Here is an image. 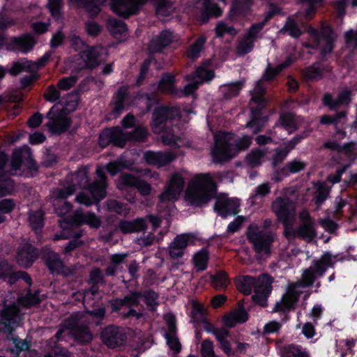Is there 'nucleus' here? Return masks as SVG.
Here are the masks:
<instances>
[{
  "instance_id": "nucleus-62",
  "label": "nucleus",
  "mask_w": 357,
  "mask_h": 357,
  "mask_svg": "<svg viewBox=\"0 0 357 357\" xmlns=\"http://www.w3.org/2000/svg\"><path fill=\"white\" fill-rule=\"evenodd\" d=\"M307 135V133H305L303 135H299L295 137L289 144V149H286L284 151H280L277 153V158H279L280 160H282L286 157V155L288 154L289 151L294 149V146L304 137H305Z\"/></svg>"
},
{
  "instance_id": "nucleus-40",
  "label": "nucleus",
  "mask_w": 357,
  "mask_h": 357,
  "mask_svg": "<svg viewBox=\"0 0 357 357\" xmlns=\"http://www.w3.org/2000/svg\"><path fill=\"white\" fill-rule=\"evenodd\" d=\"M243 83L244 82L241 81L235 83L224 84L221 86L220 89L226 98H231L239 93Z\"/></svg>"
},
{
  "instance_id": "nucleus-35",
  "label": "nucleus",
  "mask_w": 357,
  "mask_h": 357,
  "mask_svg": "<svg viewBox=\"0 0 357 357\" xmlns=\"http://www.w3.org/2000/svg\"><path fill=\"white\" fill-rule=\"evenodd\" d=\"M145 227L144 220L141 218L133 221H122L119 224V229L124 234L138 232L144 229Z\"/></svg>"
},
{
  "instance_id": "nucleus-7",
  "label": "nucleus",
  "mask_w": 357,
  "mask_h": 357,
  "mask_svg": "<svg viewBox=\"0 0 357 357\" xmlns=\"http://www.w3.org/2000/svg\"><path fill=\"white\" fill-rule=\"evenodd\" d=\"M86 320L84 314L77 313L66 320L62 327L57 331L56 337L61 339L62 334L70 335L80 342H89L92 340V335L89 329L84 326Z\"/></svg>"
},
{
  "instance_id": "nucleus-30",
  "label": "nucleus",
  "mask_w": 357,
  "mask_h": 357,
  "mask_svg": "<svg viewBox=\"0 0 357 357\" xmlns=\"http://www.w3.org/2000/svg\"><path fill=\"white\" fill-rule=\"evenodd\" d=\"M297 129L294 116L292 114H284L281 116L280 122L275 126V133L286 131L288 134L292 133Z\"/></svg>"
},
{
  "instance_id": "nucleus-37",
  "label": "nucleus",
  "mask_w": 357,
  "mask_h": 357,
  "mask_svg": "<svg viewBox=\"0 0 357 357\" xmlns=\"http://www.w3.org/2000/svg\"><path fill=\"white\" fill-rule=\"evenodd\" d=\"M73 221L76 224L86 223L93 227H98L100 224V220L93 213L83 214L81 211L76 212Z\"/></svg>"
},
{
  "instance_id": "nucleus-54",
  "label": "nucleus",
  "mask_w": 357,
  "mask_h": 357,
  "mask_svg": "<svg viewBox=\"0 0 357 357\" xmlns=\"http://www.w3.org/2000/svg\"><path fill=\"white\" fill-rule=\"evenodd\" d=\"M23 155H30V149L24 146L21 149L16 150L14 153L13 160L12 162V167L13 169L17 170L20 168L22 163V157Z\"/></svg>"
},
{
  "instance_id": "nucleus-13",
  "label": "nucleus",
  "mask_w": 357,
  "mask_h": 357,
  "mask_svg": "<svg viewBox=\"0 0 357 357\" xmlns=\"http://www.w3.org/2000/svg\"><path fill=\"white\" fill-rule=\"evenodd\" d=\"M148 0H112L111 8L117 15L128 17L137 13Z\"/></svg>"
},
{
  "instance_id": "nucleus-34",
  "label": "nucleus",
  "mask_w": 357,
  "mask_h": 357,
  "mask_svg": "<svg viewBox=\"0 0 357 357\" xmlns=\"http://www.w3.org/2000/svg\"><path fill=\"white\" fill-rule=\"evenodd\" d=\"M172 40V33L169 31H164L156 38H153L150 44V50L158 52L167 46Z\"/></svg>"
},
{
  "instance_id": "nucleus-51",
  "label": "nucleus",
  "mask_w": 357,
  "mask_h": 357,
  "mask_svg": "<svg viewBox=\"0 0 357 357\" xmlns=\"http://www.w3.org/2000/svg\"><path fill=\"white\" fill-rule=\"evenodd\" d=\"M106 0H84V7L91 15H96L100 11V6H102Z\"/></svg>"
},
{
  "instance_id": "nucleus-48",
  "label": "nucleus",
  "mask_w": 357,
  "mask_h": 357,
  "mask_svg": "<svg viewBox=\"0 0 357 357\" xmlns=\"http://www.w3.org/2000/svg\"><path fill=\"white\" fill-rule=\"evenodd\" d=\"M212 284L216 289L226 288L229 284V280L225 272H219L211 276Z\"/></svg>"
},
{
  "instance_id": "nucleus-28",
  "label": "nucleus",
  "mask_w": 357,
  "mask_h": 357,
  "mask_svg": "<svg viewBox=\"0 0 357 357\" xmlns=\"http://www.w3.org/2000/svg\"><path fill=\"white\" fill-rule=\"evenodd\" d=\"M324 103L331 109H336L341 106L347 105L351 100L350 91L348 89L342 90L335 100H332L329 93H326L324 96Z\"/></svg>"
},
{
  "instance_id": "nucleus-43",
  "label": "nucleus",
  "mask_w": 357,
  "mask_h": 357,
  "mask_svg": "<svg viewBox=\"0 0 357 357\" xmlns=\"http://www.w3.org/2000/svg\"><path fill=\"white\" fill-rule=\"evenodd\" d=\"M282 357H309V356L301 347L291 344L284 347Z\"/></svg>"
},
{
  "instance_id": "nucleus-15",
  "label": "nucleus",
  "mask_w": 357,
  "mask_h": 357,
  "mask_svg": "<svg viewBox=\"0 0 357 357\" xmlns=\"http://www.w3.org/2000/svg\"><path fill=\"white\" fill-rule=\"evenodd\" d=\"M128 136H126L124 131L120 128H108L103 130L100 135L99 144L102 147L113 143L115 146L123 147Z\"/></svg>"
},
{
  "instance_id": "nucleus-53",
  "label": "nucleus",
  "mask_w": 357,
  "mask_h": 357,
  "mask_svg": "<svg viewBox=\"0 0 357 357\" xmlns=\"http://www.w3.org/2000/svg\"><path fill=\"white\" fill-rule=\"evenodd\" d=\"M137 179L130 174H122L117 181V187L120 190H123L127 187H132L137 185Z\"/></svg>"
},
{
  "instance_id": "nucleus-24",
  "label": "nucleus",
  "mask_w": 357,
  "mask_h": 357,
  "mask_svg": "<svg viewBox=\"0 0 357 357\" xmlns=\"http://www.w3.org/2000/svg\"><path fill=\"white\" fill-rule=\"evenodd\" d=\"M36 258L35 249L29 243L20 247L17 255V261L20 266L23 267L30 266Z\"/></svg>"
},
{
  "instance_id": "nucleus-21",
  "label": "nucleus",
  "mask_w": 357,
  "mask_h": 357,
  "mask_svg": "<svg viewBox=\"0 0 357 357\" xmlns=\"http://www.w3.org/2000/svg\"><path fill=\"white\" fill-rule=\"evenodd\" d=\"M47 58L48 56H45L37 63L29 61H17L13 64L9 70V73L12 75L15 76L23 72L33 73L37 71L39 67L43 65Z\"/></svg>"
},
{
  "instance_id": "nucleus-26",
  "label": "nucleus",
  "mask_w": 357,
  "mask_h": 357,
  "mask_svg": "<svg viewBox=\"0 0 357 357\" xmlns=\"http://www.w3.org/2000/svg\"><path fill=\"white\" fill-rule=\"evenodd\" d=\"M165 319L167 324L169 332L165 335L167 344L169 348L178 352L180 350L181 344L178 338L174 335L175 331V319L174 317L171 314H167L165 316Z\"/></svg>"
},
{
  "instance_id": "nucleus-31",
  "label": "nucleus",
  "mask_w": 357,
  "mask_h": 357,
  "mask_svg": "<svg viewBox=\"0 0 357 357\" xmlns=\"http://www.w3.org/2000/svg\"><path fill=\"white\" fill-rule=\"evenodd\" d=\"M107 28L110 33L116 39L123 40L127 36V27L121 20L111 18L107 22Z\"/></svg>"
},
{
  "instance_id": "nucleus-60",
  "label": "nucleus",
  "mask_w": 357,
  "mask_h": 357,
  "mask_svg": "<svg viewBox=\"0 0 357 357\" xmlns=\"http://www.w3.org/2000/svg\"><path fill=\"white\" fill-rule=\"evenodd\" d=\"M128 165L124 163L122 159H120L116 162H109L107 165V170L111 175L114 176L123 168L128 167Z\"/></svg>"
},
{
  "instance_id": "nucleus-64",
  "label": "nucleus",
  "mask_w": 357,
  "mask_h": 357,
  "mask_svg": "<svg viewBox=\"0 0 357 357\" xmlns=\"http://www.w3.org/2000/svg\"><path fill=\"white\" fill-rule=\"evenodd\" d=\"M44 96L47 101L55 102L59 98L60 94L54 86L51 85L47 89Z\"/></svg>"
},
{
  "instance_id": "nucleus-10",
  "label": "nucleus",
  "mask_w": 357,
  "mask_h": 357,
  "mask_svg": "<svg viewBox=\"0 0 357 357\" xmlns=\"http://www.w3.org/2000/svg\"><path fill=\"white\" fill-rule=\"evenodd\" d=\"M330 33L329 28L324 29L320 34L314 28L310 27L307 29V33L310 36V43H305L304 47L312 48L319 47L323 54L331 52L333 49V38Z\"/></svg>"
},
{
  "instance_id": "nucleus-4",
  "label": "nucleus",
  "mask_w": 357,
  "mask_h": 357,
  "mask_svg": "<svg viewBox=\"0 0 357 357\" xmlns=\"http://www.w3.org/2000/svg\"><path fill=\"white\" fill-rule=\"evenodd\" d=\"M215 145L212 150V157L214 161L221 162L234 157L241 150L249 147L251 138L243 136L235 144L236 142L231 133L218 132L214 136Z\"/></svg>"
},
{
  "instance_id": "nucleus-17",
  "label": "nucleus",
  "mask_w": 357,
  "mask_h": 357,
  "mask_svg": "<svg viewBox=\"0 0 357 357\" xmlns=\"http://www.w3.org/2000/svg\"><path fill=\"white\" fill-rule=\"evenodd\" d=\"M102 341L109 347H116L123 344L126 341V333L123 328L109 326L102 332Z\"/></svg>"
},
{
  "instance_id": "nucleus-57",
  "label": "nucleus",
  "mask_w": 357,
  "mask_h": 357,
  "mask_svg": "<svg viewBox=\"0 0 357 357\" xmlns=\"http://www.w3.org/2000/svg\"><path fill=\"white\" fill-rule=\"evenodd\" d=\"M215 31L218 37H222L225 33L230 35H235L236 33V31L231 26L226 24L224 22H220L217 24Z\"/></svg>"
},
{
  "instance_id": "nucleus-22",
  "label": "nucleus",
  "mask_w": 357,
  "mask_h": 357,
  "mask_svg": "<svg viewBox=\"0 0 357 357\" xmlns=\"http://www.w3.org/2000/svg\"><path fill=\"white\" fill-rule=\"evenodd\" d=\"M73 190L65 191L61 190L54 192V199L53 205L59 215H64L69 212L71 206L65 201V199L71 195L73 193Z\"/></svg>"
},
{
  "instance_id": "nucleus-52",
  "label": "nucleus",
  "mask_w": 357,
  "mask_h": 357,
  "mask_svg": "<svg viewBox=\"0 0 357 357\" xmlns=\"http://www.w3.org/2000/svg\"><path fill=\"white\" fill-rule=\"evenodd\" d=\"M29 222L35 231L40 229L43 226V213L41 211L31 213L29 214Z\"/></svg>"
},
{
  "instance_id": "nucleus-44",
  "label": "nucleus",
  "mask_w": 357,
  "mask_h": 357,
  "mask_svg": "<svg viewBox=\"0 0 357 357\" xmlns=\"http://www.w3.org/2000/svg\"><path fill=\"white\" fill-rule=\"evenodd\" d=\"M205 41L206 39L204 37H200L190 45L187 52L188 57L193 60L197 59L200 56Z\"/></svg>"
},
{
  "instance_id": "nucleus-41",
  "label": "nucleus",
  "mask_w": 357,
  "mask_h": 357,
  "mask_svg": "<svg viewBox=\"0 0 357 357\" xmlns=\"http://www.w3.org/2000/svg\"><path fill=\"white\" fill-rule=\"evenodd\" d=\"M158 89L165 93H174V77L172 75H165L158 84Z\"/></svg>"
},
{
  "instance_id": "nucleus-27",
  "label": "nucleus",
  "mask_w": 357,
  "mask_h": 357,
  "mask_svg": "<svg viewBox=\"0 0 357 357\" xmlns=\"http://www.w3.org/2000/svg\"><path fill=\"white\" fill-rule=\"evenodd\" d=\"M129 103L127 89L125 87H121L114 95L112 102V112L119 115L127 108Z\"/></svg>"
},
{
  "instance_id": "nucleus-33",
  "label": "nucleus",
  "mask_w": 357,
  "mask_h": 357,
  "mask_svg": "<svg viewBox=\"0 0 357 357\" xmlns=\"http://www.w3.org/2000/svg\"><path fill=\"white\" fill-rule=\"evenodd\" d=\"M18 309L15 305L6 307L0 312V330L10 328L15 321Z\"/></svg>"
},
{
  "instance_id": "nucleus-8",
  "label": "nucleus",
  "mask_w": 357,
  "mask_h": 357,
  "mask_svg": "<svg viewBox=\"0 0 357 357\" xmlns=\"http://www.w3.org/2000/svg\"><path fill=\"white\" fill-rule=\"evenodd\" d=\"M77 105V101H71V103L55 104L47 114L49 122L47 126L54 132H61L66 130L70 125V121L67 117L66 111H73Z\"/></svg>"
},
{
  "instance_id": "nucleus-6",
  "label": "nucleus",
  "mask_w": 357,
  "mask_h": 357,
  "mask_svg": "<svg viewBox=\"0 0 357 357\" xmlns=\"http://www.w3.org/2000/svg\"><path fill=\"white\" fill-rule=\"evenodd\" d=\"M271 225V220H266L262 229L254 224L251 225L248 229V238L253 244L255 251L260 257H264L270 253L273 234L268 228Z\"/></svg>"
},
{
  "instance_id": "nucleus-18",
  "label": "nucleus",
  "mask_w": 357,
  "mask_h": 357,
  "mask_svg": "<svg viewBox=\"0 0 357 357\" xmlns=\"http://www.w3.org/2000/svg\"><path fill=\"white\" fill-rule=\"evenodd\" d=\"M239 206L238 199L228 197L227 195H221L217 199L215 204V211L220 215L226 218L228 215L237 214Z\"/></svg>"
},
{
  "instance_id": "nucleus-9",
  "label": "nucleus",
  "mask_w": 357,
  "mask_h": 357,
  "mask_svg": "<svg viewBox=\"0 0 357 357\" xmlns=\"http://www.w3.org/2000/svg\"><path fill=\"white\" fill-rule=\"evenodd\" d=\"M289 63H284L276 68H268L264 74L261 79L256 83V86L251 92L250 107L254 116L257 115V110L260 109L265 105L266 100L263 96L264 93V81L272 80L282 68L287 66Z\"/></svg>"
},
{
  "instance_id": "nucleus-45",
  "label": "nucleus",
  "mask_w": 357,
  "mask_h": 357,
  "mask_svg": "<svg viewBox=\"0 0 357 357\" xmlns=\"http://www.w3.org/2000/svg\"><path fill=\"white\" fill-rule=\"evenodd\" d=\"M324 146L326 148L335 150L338 152H344L346 154L351 153L355 149V144L352 142L346 144L342 146L336 141L334 140L326 142Z\"/></svg>"
},
{
  "instance_id": "nucleus-46",
  "label": "nucleus",
  "mask_w": 357,
  "mask_h": 357,
  "mask_svg": "<svg viewBox=\"0 0 357 357\" xmlns=\"http://www.w3.org/2000/svg\"><path fill=\"white\" fill-rule=\"evenodd\" d=\"M251 0H237L232 6L230 12V18L235 20L238 15L243 14L248 8Z\"/></svg>"
},
{
  "instance_id": "nucleus-42",
  "label": "nucleus",
  "mask_w": 357,
  "mask_h": 357,
  "mask_svg": "<svg viewBox=\"0 0 357 357\" xmlns=\"http://www.w3.org/2000/svg\"><path fill=\"white\" fill-rule=\"evenodd\" d=\"M208 254L206 250H202L197 252L193 257V264L198 271H204L207 268Z\"/></svg>"
},
{
  "instance_id": "nucleus-63",
  "label": "nucleus",
  "mask_w": 357,
  "mask_h": 357,
  "mask_svg": "<svg viewBox=\"0 0 357 357\" xmlns=\"http://www.w3.org/2000/svg\"><path fill=\"white\" fill-rule=\"evenodd\" d=\"M329 188L324 183H319L317 186V195L316 197V203H321L327 197L329 192Z\"/></svg>"
},
{
  "instance_id": "nucleus-12",
  "label": "nucleus",
  "mask_w": 357,
  "mask_h": 357,
  "mask_svg": "<svg viewBox=\"0 0 357 357\" xmlns=\"http://www.w3.org/2000/svg\"><path fill=\"white\" fill-rule=\"evenodd\" d=\"M185 184L181 173L172 174L165 185V191L160 195V199L164 201L177 200L181 195Z\"/></svg>"
},
{
  "instance_id": "nucleus-19",
  "label": "nucleus",
  "mask_w": 357,
  "mask_h": 357,
  "mask_svg": "<svg viewBox=\"0 0 357 357\" xmlns=\"http://www.w3.org/2000/svg\"><path fill=\"white\" fill-rule=\"evenodd\" d=\"M194 236L189 234L178 235L169 244V255L172 259H178L183 257L184 251L188 245L193 243Z\"/></svg>"
},
{
  "instance_id": "nucleus-58",
  "label": "nucleus",
  "mask_w": 357,
  "mask_h": 357,
  "mask_svg": "<svg viewBox=\"0 0 357 357\" xmlns=\"http://www.w3.org/2000/svg\"><path fill=\"white\" fill-rule=\"evenodd\" d=\"M201 354L202 357H215L213 351V344L209 340L202 342L201 345Z\"/></svg>"
},
{
  "instance_id": "nucleus-38",
  "label": "nucleus",
  "mask_w": 357,
  "mask_h": 357,
  "mask_svg": "<svg viewBox=\"0 0 357 357\" xmlns=\"http://www.w3.org/2000/svg\"><path fill=\"white\" fill-rule=\"evenodd\" d=\"M301 24H303V22L300 20L298 17H296V19L289 17L281 31L285 30L289 32L291 37L298 38L301 35V31L298 29V25Z\"/></svg>"
},
{
  "instance_id": "nucleus-2",
  "label": "nucleus",
  "mask_w": 357,
  "mask_h": 357,
  "mask_svg": "<svg viewBox=\"0 0 357 357\" xmlns=\"http://www.w3.org/2000/svg\"><path fill=\"white\" fill-rule=\"evenodd\" d=\"M325 268L319 261H314L312 265L305 270L302 276V282H294L288 285L286 292L280 301L275 305V312H285L290 310L296 303L304 287L312 284L315 277L322 275Z\"/></svg>"
},
{
  "instance_id": "nucleus-55",
  "label": "nucleus",
  "mask_w": 357,
  "mask_h": 357,
  "mask_svg": "<svg viewBox=\"0 0 357 357\" xmlns=\"http://www.w3.org/2000/svg\"><path fill=\"white\" fill-rule=\"evenodd\" d=\"M126 136H128V138H126V142L130 139H134V140H143L146 138L147 130L143 126H137L135 128L132 133H128L124 132Z\"/></svg>"
},
{
  "instance_id": "nucleus-49",
  "label": "nucleus",
  "mask_w": 357,
  "mask_h": 357,
  "mask_svg": "<svg viewBox=\"0 0 357 357\" xmlns=\"http://www.w3.org/2000/svg\"><path fill=\"white\" fill-rule=\"evenodd\" d=\"M253 44L254 41L245 36L239 40L236 48V54L241 56L249 53L253 48Z\"/></svg>"
},
{
  "instance_id": "nucleus-36",
  "label": "nucleus",
  "mask_w": 357,
  "mask_h": 357,
  "mask_svg": "<svg viewBox=\"0 0 357 357\" xmlns=\"http://www.w3.org/2000/svg\"><path fill=\"white\" fill-rule=\"evenodd\" d=\"M152 1L156 8V14L161 20H165V18L171 15L174 10L172 3L169 0Z\"/></svg>"
},
{
  "instance_id": "nucleus-56",
  "label": "nucleus",
  "mask_w": 357,
  "mask_h": 357,
  "mask_svg": "<svg viewBox=\"0 0 357 357\" xmlns=\"http://www.w3.org/2000/svg\"><path fill=\"white\" fill-rule=\"evenodd\" d=\"M263 161L264 154L261 151L252 152L246 158V162L253 167L260 165Z\"/></svg>"
},
{
  "instance_id": "nucleus-3",
  "label": "nucleus",
  "mask_w": 357,
  "mask_h": 357,
  "mask_svg": "<svg viewBox=\"0 0 357 357\" xmlns=\"http://www.w3.org/2000/svg\"><path fill=\"white\" fill-rule=\"evenodd\" d=\"M215 183L210 174H196L188 182L185 199L192 205L202 206L213 196Z\"/></svg>"
},
{
  "instance_id": "nucleus-47",
  "label": "nucleus",
  "mask_w": 357,
  "mask_h": 357,
  "mask_svg": "<svg viewBox=\"0 0 357 357\" xmlns=\"http://www.w3.org/2000/svg\"><path fill=\"white\" fill-rule=\"evenodd\" d=\"M128 257V255L124 254H115L111 257V264L106 270V273L108 275H114L118 269L119 265Z\"/></svg>"
},
{
  "instance_id": "nucleus-20",
  "label": "nucleus",
  "mask_w": 357,
  "mask_h": 357,
  "mask_svg": "<svg viewBox=\"0 0 357 357\" xmlns=\"http://www.w3.org/2000/svg\"><path fill=\"white\" fill-rule=\"evenodd\" d=\"M302 225L298 230V234L307 241L312 240L316 236L314 223L307 211H303L299 215Z\"/></svg>"
},
{
  "instance_id": "nucleus-50",
  "label": "nucleus",
  "mask_w": 357,
  "mask_h": 357,
  "mask_svg": "<svg viewBox=\"0 0 357 357\" xmlns=\"http://www.w3.org/2000/svg\"><path fill=\"white\" fill-rule=\"evenodd\" d=\"M323 71V67L321 64L318 63L307 68L304 70L303 74L307 79H317L321 77Z\"/></svg>"
},
{
  "instance_id": "nucleus-16",
  "label": "nucleus",
  "mask_w": 357,
  "mask_h": 357,
  "mask_svg": "<svg viewBox=\"0 0 357 357\" xmlns=\"http://www.w3.org/2000/svg\"><path fill=\"white\" fill-rule=\"evenodd\" d=\"M273 212L279 220L287 223L294 215V204L289 199L277 198L272 204Z\"/></svg>"
},
{
  "instance_id": "nucleus-39",
  "label": "nucleus",
  "mask_w": 357,
  "mask_h": 357,
  "mask_svg": "<svg viewBox=\"0 0 357 357\" xmlns=\"http://www.w3.org/2000/svg\"><path fill=\"white\" fill-rule=\"evenodd\" d=\"M45 257L46 263L52 271L60 272L62 271L63 262L59 259L56 253L50 251L47 253Z\"/></svg>"
},
{
  "instance_id": "nucleus-59",
  "label": "nucleus",
  "mask_w": 357,
  "mask_h": 357,
  "mask_svg": "<svg viewBox=\"0 0 357 357\" xmlns=\"http://www.w3.org/2000/svg\"><path fill=\"white\" fill-rule=\"evenodd\" d=\"M222 11L216 5L211 3L209 1H205L204 6L203 14L208 16L218 17L220 15Z\"/></svg>"
},
{
  "instance_id": "nucleus-29",
  "label": "nucleus",
  "mask_w": 357,
  "mask_h": 357,
  "mask_svg": "<svg viewBox=\"0 0 357 357\" xmlns=\"http://www.w3.org/2000/svg\"><path fill=\"white\" fill-rule=\"evenodd\" d=\"M225 326L231 328L238 324H241L247 321L248 314L243 308L236 309L222 317Z\"/></svg>"
},
{
  "instance_id": "nucleus-32",
  "label": "nucleus",
  "mask_w": 357,
  "mask_h": 357,
  "mask_svg": "<svg viewBox=\"0 0 357 357\" xmlns=\"http://www.w3.org/2000/svg\"><path fill=\"white\" fill-rule=\"evenodd\" d=\"M102 51L103 49L99 47H89L82 51L81 58L84 61L85 66L89 68L97 66L98 57Z\"/></svg>"
},
{
  "instance_id": "nucleus-11",
  "label": "nucleus",
  "mask_w": 357,
  "mask_h": 357,
  "mask_svg": "<svg viewBox=\"0 0 357 357\" xmlns=\"http://www.w3.org/2000/svg\"><path fill=\"white\" fill-rule=\"evenodd\" d=\"M178 109L176 107H160L153 114L152 129L155 133L162 134L167 128L169 121L178 116Z\"/></svg>"
},
{
  "instance_id": "nucleus-25",
  "label": "nucleus",
  "mask_w": 357,
  "mask_h": 357,
  "mask_svg": "<svg viewBox=\"0 0 357 357\" xmlns=\"http://www.w3.org/2000/svg\"><path fill=\"white\" fill-rule=\"evenodd\" d=\"M34 44L35 40L33 38L31 35H26L12 38L10 43L7 45V49L27 52L33 47Z\"/></svg>"
},
{
  "instance_id": "nucleus-61",
  "label": "nucleus",
  "mask_w": 357,
  "mask_h": 357,
  "mask_svg": "<svg viewBox=\"0 0 357 357\" xmlns=\"http://www.w3.org/2000/svg\"><path fill=\"white\" fill-rule=\"evenodd\" d=\"M14 189V184L10 178L0 180V197L10 194Z\"/></svg>"
},
{
  "instance_id": "nucleus-5",
  "label": "nucleus",
  "mask_w": 357,
  "mask_h": 357,
  "mask_svg": "<svg viewBox=\"0 0 357 357\" xmlns=\"http://www.w3.org/2000/svg\"><path fill=\"white\" fill-rule=\"evenodd\" d=\"M238 288L245 294H250L254 289V301L264 307L267 305L266 299L271 291V280L267 275H262L258 279L248 275L244 276L240 280Z\"/></svg>"
},
{
  "instance_id": "nucleus-14",
  "label": "nucleus",
  "mask_w": 357,
  "mask_h": 357,
  "mask_svg": "<svg viewBox=\"0 0 357 357\" xmlns=\"http://www.w3.org/2000/svg\"><path fill=\"white\" fill-rule=\"evenodd\" d=\"M213 77L214 73L212 70L204 67L198 68L191 77H188V83L183 88L182 93L185 96L191 94L199 84L211 81Z\"/></svg>"
},
{
  "instance_id": "nucleus-23",
  "label": "nucleus",
  "mask_w": 357,
  "mask_h": 357,
  "mask_svg": "<svg viewBox=\"0 0 357 357\" xmlns=\"http://www.w3.org/2000/svg\"><path fill=\"white\" fill-rule=\"evenodd\" d=\"M4 278L9 283L13 284L17 278H22L28 284H31V278L24 272L15 273L12 267L6 261H0V278Z\"/></svg>"
},
{
  "instance_id": "nucleus-1",
  "label": "nucleus",
  "mask_w": 357,
  "mask_h": 357,
  "mask_svg": "<svg viewBox=\"0 0 357 357\" xmlns=\"http://www.w3.org/2000/svg\"><path fill=\"white\" fill-rule=\"evenodd\" d=\"M98 180L92 185H89L88 169L82 167L78 169L70 176L72 186L68 187L67 190H73V192L78 188L84 189V191L79 193L76 200L79 204L86 206L92 204L94 202H99L106 196V176L102 168L98 167L96 169Z\"/></svg>"
}]
</instances>
